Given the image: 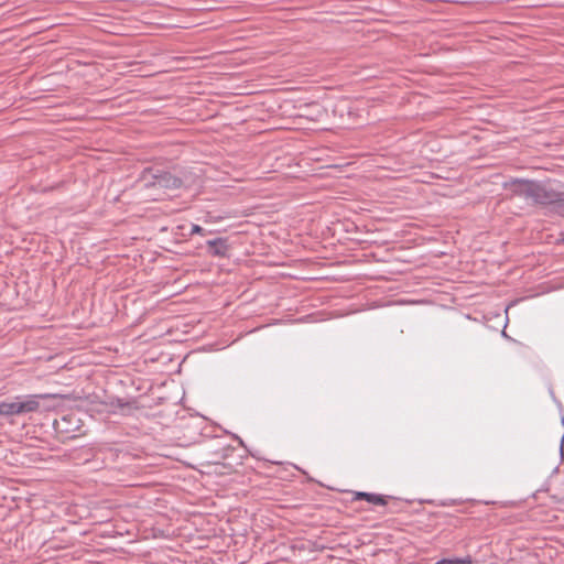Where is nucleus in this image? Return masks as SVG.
I'll return each mask as SVG.
<instances>
[{
  "instance_id": "obj_1",
  "label": "nucleus",
  "mask_w": 564,
  "mask_h": 564,
  "mask_svg": "<svg viewBox=\"0 0 564 564\" xmlns=\"http://www.w3.org/2000/svg\"><path fill=\"white\" fill-rule=\"evenodd\" d=\"M509 187L513 195L538 205H552L560 199L561 191L550 182L516 178L509 183Z\"/></svg>"
},
{
  "instance_id": "obj_2",
  "label": "nucleus",
  "mask_w": 564,
  "mask_h": 564,
  "mask_svg": "<svg viewBox=\"0 0 564 564\" xmlns=\"http://www.w3.org/2000/svg\"><path fill=\"white\" fill-rule=\"evenodd\" d=\"M52 394H28L14 397L15 414L23 415L32 412H37L42 409L41 401L53 398Z\"/></svg>"
},
{
  "instance_id": "obj_3",
  "label": "nucleus",
  "mask_w": 564,
  "mask_h": 564,
  "mask_svg": "<svg viewBox=\"0 0 564 564\" xmlns=\"http://www.w3.org/2000/svg\"><path fill=\"white\" fill-rule=\"evenodd\" d=\"M354 501H366L372 507H387L395 505V496H354Z\"/></svg>"
},
{
  "instance_id": "obj_4",
  "label": "nucleus",
  "mask_w": 564,
  "mask_h": 564,
  "mask_svg": "<svg viewBox=\"0 0 564 564\" xmlns=\"http://www.w3.org/2000/svg\"><path fill=\"white\" fill-rule=\"evenodd\" d=\"M208 252L213 257H226L228 252L227 239L219 237L216 239L208 240L207 242Z\"/></svg>"
},
{
  "instance_id": "obj_5",
  "label": "nucleus",
  "mask_w": 564,
  "mask_h": 564,
  "mask_svg": "<svg viewBox=\"0 0 564 564\" xmlns=\"http://www.w3.org/2000/svg\"><path fill=\"white\" fill-rule=\"evenodd\" d=\"M159 183L160 188H166V189H175L180 188L183 185V182L180 177L172 175L170 172L161 171L159 175Z\"/></svg>"
},
{
  "instance_id": "obj_6",
  "label": "nucleus",
  "mask_w": 564,
  "mask_h": 564,
  "mask_svg": "<svg viewBox=\"0 0 564 564\" xmlns=\"http://www.w3.org/2000/svg\"><path fill=\"white\" fill-rule=\"evenodd\" d=\"M160 172L161 170L154 167L144 169L140 177L141 184L145 187H159L156 181H159Z\"/></svg>"
},
{
  "instance_id": "obj_7",
  "label": "nucleus",
  "mask_w": 564,
  "mask_h": 564,
  "mask_svg": "<svg viewBox=\"0 0 564 564\" xmlns=\"http://www.w3.org/2000/svg\"><path fill=\"white\" fill-rule=\"evenodd\" d=\"M436 564H473L471 556L442 558Z\"/></svg>"
},
{
  "instance_id": "obj_8",
  "label": "nucleus",
  "mask_w": 564,
  "mask_h": 564,
  "mask_svg": "<svg viewBox=\"0 0 564 564\" xmlns=\"http://www.w3.org/2000/svg\"><path fill=\"white\" fill-rule=\"evenodd\" d=\"M2 413L3 416L17 415L14 398L12 400L2 401Z\"/></svg>"
},
{
  "instance_id": "obj_9",
  "label": "nucleus",
  "mask_w": 564,
  "mask_h": 564,
  "mask_svg": "<svg viewBox=\"0 0 564 564\" xmlns=\"http://www.w3.org/2000/svg\"><path fill=\"white\" fill-rule=\"evenodd\" d=\"M553 208L554 210L561 215L564 216V192L561 191L560 193V199L556 202H553Z\"/></svg>"
},
{
  "instance_id": "obj_10",
  "label": "nucleus",
  "mask_w": 564,
  "mask_h": 564,
  "mask_svg": "<svg viewBox=\"0 0 564 564\" xmlns=\"http://www.w3.org/2000/svg\"><path fill=\"white\" fill-rule=\"evenodd\" d=\"M194 234L204 235L205 229L203 227H200L199 225L193 224L192 228H191V235H194Z\"/></svg>"
},
{
  "instance_id": "obj_11",
  "label": "nucleus",
  "mask_w": 564,
  "mask_h": 564,
  "mask_svg": "<svg viewBox=\"0 0 564 564\" xmlns=\"http://www.w3.org/2000/svg\"><path fill=\"white\" fill-rule=\"evenodd\" d=\"M344 494H354V495H357V494H366L365 491H356V490H346L344 491Z\"/></svg>"
},
{
  "instance_id": "obj_12",
  "label": "nucleus",
  "mask_w": 564,
  "mask_h": 564,
  "mask_svg": "<svg viewBox=\"0 0 564 564\" xmlns=\"http://www.w3.org/2000/svg\"><path fill=\"white\" fill-rule=\"evenodd\" d=\"M0 415H3V413H2V402H0Z\"/></svg>"
},
{
  "instance_id": "obj_13",
  "label": "nucleus",
  "mask_w": 564,
  "mask_h": 564,
  "mask_svg": "<svg viewBox=\"0 0 564 564\" xmlns=\"http://www.w3.org/2000/svg\"><path fill=\"white\" fill-rule=\"evenodd\" d=\"M485 503H494V501L485 500Z\"/></svg>"
},
{
  "instance_id": "obj_14",
  "label": "nucleus",
  "mask_w": 564,
  "mask_h": 564,
  "mask_svg": "<svg viewBox=\"0 0 564 564\" xmlns=\"http://www.w3.org/2000/svg\"><path fill=\"white\" fill-rule=\"evenodd\" d=\"M425 501H426V500H424V499H421V500H420V502H425ZM427 501L430 502L431 500H427Z\"/></svg>"
},
{
  "instance_id": "obj_15",
  "label": "nucleus",
  "mask_w": 564,
  "mask_h": 564,
  "mask_svg": "<svg viewBox=\"0 0 564 564\" xmlns=\"http://www.w3.org/2000/svg\"><path fill=\"white\" fill-rule=\"evenodd\" d=\"M562 242H564V237L562 238Z\"/></svg>"
}]
</instances>
